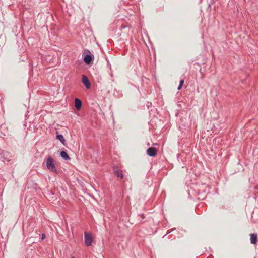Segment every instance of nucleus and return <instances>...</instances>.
Segmentation results:
<instances>
[{"label": "nucleus", "instance_id": "nucleus-1", "mask_svg": "<svg viewBox=\"0 0 258 258\" xmlns=\"http://www.w3.org/2000/svg\"><path fill=\"white\" fill-rule=\"evenodd\" d=\"M46 167L47 169L54 173H57V170L56 168L53 159L49 156L46 161Z\"/></svg>", "mask_w": 258, "mask_h": 258}, {"label": "nucleus", "instance_id": "nucleus-2", "mask_svg": "<svg viewBox=\"0 0 258 258\" xmlns=\"http://www.w3.org/2000/svg\"><path fill=\"white\" fill-rule=\"evenodd\" d=\"M84 242L86 246H90L92 245L93 238L91 234H89L86 232L84 233Z\"/></svg>", "mask_w": 258, "mask_h": 258}, {"label": "nucleus", "instance_id": "nucleus-3", "mask_svg": "<svg viewBox=\"0 0 258 258\" xmlns=\"http://www.w3.org/2000/svg\"><path fill=\"white\" fill-rule=\"evenodd\" d=\"M158 150L155 147H150L146 151L147 154L152 157H155L157 154Z\"/></svg>", "mask_w": 258, "mask_h": 258}, {"label": "nucleus", "instance_id": "nucleus-4", "mask_svg": "<svg viewBox=\"0 0 258 258\" xmlns=\"http://www.w3.org/2000/svg\"><path fill=\"white\" fill-rule=\"evenodd\" d=\"M114 174L117 177L122 179L123 178V174L122 171L119 169L117 167L113 166V167Z\"/></svg>", "mask_w": 258, "mask_h": 258}, {"label": "nucleus", "instance_id": "nucleus-5", "mask_svg": "<svg viewBox=\"0 0 258 258\" xmlns=\"http://www.w3.org/2000/svg\"><path fill=\"white\" fill-rule=\"evenodd\" d=\"M82 82L84 84L85 87L87 89H88L90 88L91 84L87 77H86L85 75H83L82 78Z\"/></svg>", "mask_w": 258, "mask_h": 258}, {"label": "nucleus", "instance_id": "nucleus-6", "mask_svg": "<svg viewBox=\"0 0 258 258\" xmlns=\"http://www.w3.org/2000/svg\"><path fill=\"white\" fill-rule=\"evenodd\" d=\"M94 59V56L90 54H87L84 58V61L87 64H89Z\"/></svg>", "mask_w": 258, "mask_h": 258}, {"label": "nucleus", "instance_id": "nucleus-7", "mask_svg": "<svg viewBox=\"0 0 258 258\" xmlns=\"http://www.w3.org/2000/svg\"><path fill=\"white\" fill-rule=\"evenodd\" d=\"M250 242L251 244H255L257 243V235L256 233H253L250 234Z\"/></svg>", "mask_w": 258, "mask_h": 258}, {"label": "nucleus", "instance_id": "nucleus-8", "mask_svg": "<svg viewBox=\"0 0 258 258\" xmlns=\"http://www.w3.org/2000/svg\"><path fill=\"white\" fill-rule=\"evenodd\" d=\"M75 106L78 110H79L82 106V101L77 98L75 99Z\"/></svg>", "mask_w": 258, "mask_h": 258}, {"label": "nucleus", "instance_id": "nucleus-9", "mask_svg": "<svg viewBox=\"0 0 258 258\" xmlns=\"http://www.w3.org/2000/svg\"><path fill=\"white\" fill-rule=\"evenodd\" d=\"M60 155L62 158L66 160H69L70 159L69 156L68 155L67 153L64 151H62L60 152Z\"/></svg>", "mask_w": 258, "mask_h": 258}, {"label": "nucleus", "instance_id": "nucleus-10", "mask_svg": "<svg viewBox=\"0 0 258 258\" xmlns=\"http://www.w3.org/2000/svg\"><path fill=\"white\" fill-rule=\"evenodd\" d=\"M56 139L59 140L63 145H66V142L63 135L61 134L57 135Z\"/></svg>", "mask_w": 258, "mask_h": 258}, {"label": "nucleus", "instance_id": "nucleus-11", "mask_svg": "<svg viewBox=\"0 0 258 258\" xmlns=\"http://www.w3.org/2000/svg\"><path fill=\"white\" fill-rule=\"evenodd\" d=\"M184 82V79H181L179 82V85L182 86Z\"/></svg>", "mask_w": 258, "mask_h": 258}, {"label": "nucleus", "instance_id": "nucleus-12", "mask_svg": "<svg viewBox=\"0 0 258 258\" xmlns=\"http://www.w3.org/2000/svg\"><path fill=\"white\" fill-rule=\"evenodd\" d=\"M45 238V235L44 234H42L41 235V239L42 240H44Z\"/></svg>", "mask_w": 258, "mask_h": 258}, {"label": "nucleus", "instance_id": "nucleus-13", "mask_svg": "<svg viewBox=\"0 0 258 258\" xmlns=\"http://www.w3.org/2000/svg\"><path fill=\"white\" fill-rule=\"evenodd\" d=\"M182 87V86H181V85H179V86H178V88H177V89H178V90H180V89H181Z\"/></svg>", "mask_w": 258, "mask_h": 258}, {"label": "nucleus", "instance_id": "nucleus-14", "mask_svg": "<svg viewBox=\"0 0 258 258\" xmlns=\"http://www.w3.org/2000/svg\"><path fill=\"white\" fill-rule=\"evenodd\" d=\"M72 258H75V257L74 256H72Z\"/></svg>", "mask_w": 258, "mask_h": 258}]
</instances>
